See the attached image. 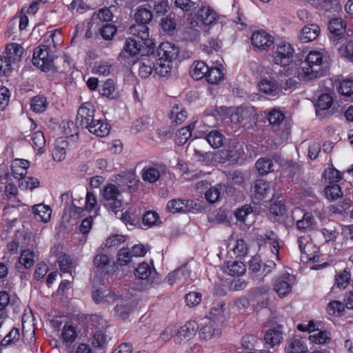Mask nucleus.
<instances>
[{"label":"nucleus","instance_id":"nucleus-8","mask_svg":"<svg viewBox=\"0 0 353 353\" xmlns=\"http://www.w3.org/2000/svg\"><path fill=\"white\" fill-rule=\"evenodd\" d=\"M294 52V50L290 43L281 42L276 46L273 61L275 64L281 66L288 65L292 61Z\"/></svg>","mask_w":353,"mask_h":353},{"label":"nucleus","instance_id":"nucleus-12","mask_svg":"<svg viewBox=\"0 0 353 353\" xmlns=\"http://www.w3.org/2000/svg\"><path fill=\"white\" fill-rule=\"evenodd\" d=\"M228 314V310L225 303L217 302L212 304L209 314L205 318L212 320L215 324L223 327Z\"/></svg>","mask_w":353,"mask_h":353},{"label":"nucleus","instance_id":"nucleus-25","mask_svg":"<svg viewBox=\"0 0 353 353\" xmlns=\"http://www.w3.org/2000/svg\"><path fill=\"white\" fill-rule=\"evenodd\" d=\"M19 303V299L14 296L11 297L9 294L4 290L0 291V319H5L7 316V307L10 305L17 306Z\"/></svg>","mask_w":353,"mask_h":353},{"label":"nucleus","instance_id":"nucleus-60","mask_svg":"<svg viewBox=\"0 0 353 353\" xmlns=\"http://www.w3.org/2000/svg\"><path fill=\"white\" fill-rule=\"evenodd\" d=\"M90 9V6L87 5L83 0H72L68 5V10L72 12L83 13Z\"/></svg>","mask_w":353,"mask_h":353},{"label":"nucleus","instance_id":"nucleus-27","mask_svg":"<svg viewBox=\"0 0 353 353\" xmlns=\"http://www.w3.org/2000/svg\"><path fill=\"white\" fill-rule=\"evenodd\" d=\"M239 157V154L234 148H228L217 151L214 155L215 161L223 163L226 161H236Z\"/></svg>","mask_w":353,"mask_h":353},{"label":"nucleus","instance_id":"nucleus-9","mask_svg":"<svg viewBox=\"0 0 353 353\" xmlns=\"http://www.w3.org/2000/svg\"><path fill=\"white\" fill-rule=\"evenodd\" d=\"M254 48L259 52L269 50L274 44V38L265 30L254 32L251 38Z\"/></svg>","mask_w":353,"mask_h":353},{"label":"nucleus","instance_id":"nucleus-18","mask_svg":"<svg viewBox=\"0 0 353 353\" xmlns=\"http://www.w3.org/2000/svg\"><path fill=\"white\" fill-rule=\"evenodd\" d=\"M23 52V48L18 43H11L6 46L3 55L8 60V62L14 66L20 61Z\"/></svg>","mask_w":353,"mask_h":353},{"label":"nucleus","instance_id":"nucleus-1","mask_svg":"<svg viewBox=\"0 0 353 353\" xmlns=\"http://www.w3.org/2000/svg\"><path fill=\"white\" fill-rule=\"evenodd\" d=\"M101 203L108 212H113L123 222H130V213L127 210L123 212L122 194L115 185L108 184L103 188Z\"/></svg>","mask_w":353,"mask_h":353},{"label":"nucleus","instance_id":"nucleus-39","mask_svg":"<svg viewBox=\"0 0 353 353\" xmlns=\"http://www.w3.org/2000/svg\"><path fill=\"white\" fill-rule=\"evenodd\" d=\"M198 14L205 25L212 24L216 19V12L208 6H203L199 10Z\"/></svg>","mask_w":353,"mask_h":353},{"label":"nucleus","instance_id":"nucleus-41","mask_svg":"<svg viewBox=\"0 0 353 353\" xmlns=\"http://www.w3.org/2000/svg\"><path fill=\"white\" fill-rule=\"evenodd\" d=\"M154 70V61L146 57L139 63V74L142 78L148 77Z\"/></svg>","mask_w":353,"mask_h":353},{"label":"nucleus","instance_id":"nucleus-22","mask_svg":"<svg viewBox=\"0 0 353 353\" xmlns=\"http://www.w3.org/2000/svg\"><path fill=\"white\" fill-rule=\"evenodd\" d=\"M259 245L263 243H268L271 246L272 252L275 255L277 260L279 259V246L277 235L272 231H267L263 235L257 238Z\"/></svg>","mask_w":353,"mask_h":353},{"label":"nucleus","instance_id":"nucleus-19","mask_svg":"<svg viewBox=\"0 0 353 353\" xmlns=\"http://www.w3.org/2000/svg\"><path fill=\"white\" fill-rule=\"evenodd\" d=\"M307 350V343L303 339L294 336L286 341L285 353H306Z\"/></svg>","mask_w":353,"mask_h":353},{"label":"nucleus","instance_id":"nucleus-63","mask_svg":"<svg viewBox=\"0 0 353 353\" xmlns=\"http://www.w3.org/2000/svg\"><path fill=\"white\" fill-rule=\"evenodd\" d=\"M350 272L344 270L342 272L336 276V285L340 289H344L350 283Z\"/></svg>","mask_w":353,"mask_h":353},{"label":"nucleus","instance_id":"nucleus-52","mask_svg":"<svg viewBox=\"0 0 353 353\" xmlns=\"http://www.w3.org/2000/svg\"><path fill=\"white\" fill-rule=\"evenodd\" d=\"M345 25L344 24L342 19L336 18L333 19L330 21L328 29L332 34L339 36L344 32Z\"/></svg>","mask_w":353,"mask_h":353},{"label":"nucleus","instance_id":"nucleus-49","mask_svg":"<svg viewBox=\"0 0 353 353\" xmlns=\"http://www.w3.org/2000/svg\"><path fill=\"white\" fill-rule=\"evenodd\" d=\"M152 270L153 269L148 263L143 262L140 263L139 267L135 270L134 275L139 279H148L150 276Z\"/></svg>","mask_w":353,"mask_h":353},{"label":"nucleus","instance_id":"nucleus-40","mask_svg":"<svg viewBox=\"0 0 353 353\" xmlns=\"http://www.w3.org/2000/svg\"><path fill=\"white\" fill-rule=\"evenodd\" d=\"M309 340L313 343L322 345L328 343L330 337L327 332L314 329L309 335Z\"/></svg>","mask_w":353,"mask_h":353},{"label":"nucleus","instance_id":"nucleus-20","mask_svg":"<svg viewBox=\"0 0 353 353\" xmlns=\"http://www.w3.org/2000/svg\"><path fill=\"white\" fill-rule=\"evenodd\" d=\"M199 329V325L195 321H189L185 325L178 328L176 327V339L179 342L183 340H189L196 334Z\"/></svg>","mask_w":353,"mask_h":353},{"label":"nucleus","instance_id":"nucleus-13","mask_svg":"<svg viewBox=\"0 0 353 353\" xmlns=\"http://www.w3.org/2000/svg\"><path fill=\"white\" fill-rule=\"evenodd\" d=\"M95 109L90 103H84L79 108L77 120L83 128H88L97 119L94 116Z\"/></svg>","mask_w":353,"mask_h":353},{"label":"nucleus","instance_id":"nucleus-56","mask_svg":"<svg viewBox=\"0 0 353 353\" xmlns=\"http://www.w3.org/2000/svg\"><path fill=\"white\" fill-rule=\"evenodd\" d=\"M19 263L26 268L32 267L34 263V252L29 250L22 251L19 257Z\"/></svg>","mask_w":353,"mask_h":353},{"label":"nucleus","instance_id":"nucleus-21","mask_svg":"<svg viewBox=\"0 0 353 353\" xmlns=\"http://www.w3.org/2000/svg\"><path fill=\"white\" fill-rule=\"evenodd\" d=\"M258 88L261 92L265 94L276 97L281 92L282 89L275 80L263 79L258 83Z\"/></svg>","mask_w":353,"mask_h":353},{"label":"nucleus","instance_id":"nucleus-42","mask_svg":"<svg viewBox=\"0 0 353 353\" xmlns=\"http://www.w3.org/2000/svg\"><path fill=\"white\" fill-rule=\"evenodd\" d=\"M256 168L258 172L261 174H267L269 172H273L274 163L273 161L268 158H260L256 162Z\"/></svg>","mask_w":353,"mask_h":353},{"label":"nucleus","instance_id":"nucleus-28","mask_svg":"<svg viewBox=\"0 0 353 353\" xmlns=\"http://www.w3.org/2000/svg\"><path fill=\"white\" fill-rule=\"evenodd\" d=\"M333 103L332 97L327 94H323L319 97L316 105V114L319 117H327L325 111L329 110Z\"/></svg>","mask_w":353,"mask_h":353},{"label":"nucleus","instance_id":"nucleus-16","mask_svg":"<svg viewBox=\"0 0 353 353\" xmlns=\"http://www.w3.org/2000/svg\"><path fill=\"white\" fill-rule=\"evenodd\" d=\"M179 53V47L170 42H163L157 50V54L159 58L171 63L176 59Z\"/></svg>","mask_w":353,"mask_h":353},{"label":"nucleus","instance_id":"nucleus-44","mask_svg":"<svg viewBox=\"0 0 353 353\" xmlns=\"http://www.w3.org/2000/svg\"><path fill=\"white\" fill-rule=\"evenodd\" d=\"M206 141L214 148H219L223 144L224 137L218 130H212L205 137Z\"/></svg>","mask_w":353,"mask_h":353},{"label":"nucleus","instance_id":"nucleus-50","mask_svg":"<svg viewBox=\"0 0 353 353\" xmlns=\"http://www.w3.org/2000/svg\"><path fill=\"white\" fill-rule=\"evenodd\" d=\"M57 263L61 272L71 273L72 268V261L69 255L66 254H61L57 259Z\"/></svg>","mask_w":353,"mask_h":353},{"label":"nucleus","instance_id":"nucleus-29","mask_svg":"<svg viewBox=\"0 0 353 353\" xmlns=\"http://www.w3.org/2000/svg\"><path fill=\"white\" fill-rule=\"evenodd\" d=\"M108 341V336L106 334V328L96 327L92 332V344L94 347L103 348Z\"/></svg>","mask_w":353,"mask_h":353},{"label":"nucleus","instance_id":"nucleus-6","mask_svg":"<svg viewBox=\"0 0 353 353\" xmlns=\"http://www.w3.org/2000/svg\"><path fill=\"white\" fill-rule=\"evenodd\" d=\"M194 279L195 275L192 274L190 267L188 264L172 271L167 276V281L170 285L177 283L182 285H190Z\"/></svg>","mask_w":353,"mask_h":353},{"label":"nucleus","instance_id":"nucleus-7","mask_svg":"<svg viewBox=\"0 0 353 353\" xmlns=\"http://www.w3.org/2000/svg\"><path fill=\"white\" fill-rule=\"evenodd\" d=\"M221 330L222 327L205 317L201 320L199 325V337L202 341H210L213 338L220 336Z\"/></svg>","mask_w":353,"mask_h":353},{"label":"nucleus","instance_id":"nucleus-30","mask_svg":"<svg viewBox=\"0 0 353 353\" xmlns=\"http://www.w3.org/2000/svg\"><path fill=\"white\" fill-rule=\"evenodd\" d=\"M320 33V28L318 25L312 23L305 26L300 34V40L303 43H308L315 40Z\"/></svg>","mask_w":353,"mask_h":353},{"label":"nucleus","instance_id":"nucleus-34","mask_svg":"<svg viewBox=\"0 0 353 353\" xmlns=\"http://www.w3.org/2000/svg\"><path fill=\"white\" fill-rule=\"evenodd\" d=\"M187 119V112L182 105H174L170 112V119L172 123L176 125L182 123Z\"/></svg>","mask_w":353,"mask_h":353},{"label":"nucleus","instance_id":"nucleus-37","mask_svg":"<svg viewBox=\"0 0 353 353\" xmlns=\"http://www.w3.org/2000/svg\"><path fill=\"white\" fill-rule=\"evenodd\" d=\"M67 143L62 139L56 141L54 148L52 150V157L55 161L61 162L66 156Z\"/></svg>","mask_w":353,"mask_h":353},{"label":"nucleus","instance_id":"nucleus-15","mask_svg":"<svg viewBox=\"0 0 353 353\" xmlns=\"http://www.w3.org/2000/svg\"><path fill=\"white\" fill-rule=\"evenodd\" d=\"M294 280V276L289 273L283 274L276 279L274 290L279 296H285L291 292Z\"/></svg>","mask_w":353,"mask_h":353},{"label":"nucleus","instance_id":"nucleus-5","mask_svg":"<svg viewBox=\"0 0 353 353\" xmlns=\"http://www.w3.org/2000/svg\"><path fill=\"white\" fill-rule=\"evenodd\" d=\"M299 248L301 252L302 262H316L319 259L318 248L312 242L311 238L307 234L300 236L297 239Z\"/></svg>","mask_w":353,"mask_h":353},{"label":"nucleus","instance_id":"nucleus-3","mask_svg":"<svg viewBox=\"0 0 353 353\" xmlns=\"http://www.w3.org/2000/svg\"><path fill=\"white\" fill-rule=\"evenodd\" d=\"M152 12L145 8H139L134 14L137 24L132 25L129 28V33L137 39L146 41L149 38V28L148 24L152 19Z\"/></svg>","mask_w":353,"mask_h":353},{"label":"nucleus","instance_id":"nucleus-58","mask_svg":"<svg viewBox=\"0 0 353 353\" xmlns=\"http://www.w3.org/2000/svg\"><path fill=\"white\" fill-rule=\"evenodd\" d=\"M232 250L236 257H243L248 254V247L245 240L242 239H237L235 241Z\"/></svg>","mask_w":353,"mask_h":353},{"label":"nucleus","instance_id":"nucleus-2","mask_svg":"<svg viewBox=\"0 0 353 353\" xmlns=\"http://www.w3.org/2000/svg\"><path fill=\"white\" fill-rule=\"evenodd\" d=\"M323 61V54L319 51H310L305 59V65L298 71V77L302 81H309L320 75V68Z\"/></svg>","mask_w":353,"mask_h":353},{"label":"nucleus","instance_id":"nucleus-38","mask_svg":"<svg viewBox=\"0 0 353 353\" xmlns=\"http://www.w3.org/2000/svg\"><path fill=\"white\" fill-rule=\"evenodd\" d=\"M194 124H190L179 130L176 134L175 142L179 145H184L192 137Z\"/></svg>","mask_w":353,"mask_h":353},{"label":"nucleus","instance_id":"nucleus-4","mask_svg":"<svg viewBox=\"0 0 353 353\" xmlns=\"http://www.w3.org/2000/svg\"><path fill=\"white\" fill-rule=\"evenodd\" d=\"M53 59L54 55L50 50V44L43 45L34 50L32 63L43 72H48L54 65Z\"/></svg>","mask_w":353,"mask_h":353},{"label":"nucleus","instance_id":"nucleus-24","mask_svg":"<svg viewBox=\"0 0 353 353\" xmlns=\"http://www.w3.org/2000/svg\"><path fill=\"white\" fill-rule=\"evenodd\" d=\"M30 167V162L25 159H16L12 161L11 165V171L15 179L21 180L23 178Z\"/></svg>","mask_w":353,"mask_h":353},{"label":"nucleus","instance_id":"nucleus-11","mask_svg":"<svg viewBox=\"0 0 353 353\" xmlns=\"http://www.w3.org/2000/svg\"><path fill=\"white\" fill-rule=\"evenodd\" d=\"M209 183L207 181H201L196 183L195 188L197 190H206L205 192V198L210 203H214L217 202L220 198L221 192H223L225 185L222 183H219L214 186L208 188Z\"/></svg>","mask_w":353,"mask_h":353},{"label":"nucleus","instance_id":"nucleus-26","mask_svg":"<svg viewBox=\"0 0 353 353\" xmlns=\"http://www.w3.org/2000/svg\"><path fill=\"white\" fill-rule=\"evenodd\" d=\"M235 216L239 222L243 223L246 227H250L254 221V214L250 205L238 209L235 212Z\"/></svg>","mask_w":353,"mask_h":353},{"label":"nucleus","instance_id":"nucleus-32","mask_svg":"<svg viewBox=\"0 0 353 353\" xmlns=\"http://www.w3.org/2000/svg\"><path fill=\"white\" fill-rule=\"evenodd\" d=\"M208 72H209V66L202 61H197L192 63L190 72L193 79L200 80L205 78Z\"/></svg>","mask_w":353,"mask_h":353},{"label":"nucleus","instance_id":"nucleus-14","mask_svg":"<svg viewBox=\"0 0 353 353\" xmlns=\"http://www.w3.org/2000/svg\"><path fill=\"white\" fill-rule=\"evenodd\" d=\"M150 43L151 41L149 38L146 41H143L142 39L137 41L133 38H128L125 40L123 50L121 52L120 55L124 57L135 56L141 52V48L144 46H148Z\"/></svg>","mask_w":353,"mask_h":353},{"label":"nucleus","instance_id":"nucleus-61","mask_svg":"<svg viewBox=\"0 0 353 353\" xmlns=\"http://www.w3.org/2000/svg\"><path fill=\"white\" fill-rule=\"evenodd\" d=\"M20 338V331L19 328L13 327L9 333L1 340V345L8 346Z\"/></svg>","mask_w":353,"mask_h":353},{"label":"nucleus","instance_id":"nucleus-10","mask_svg":"<svg viewBox=\"0 0 353 353\" xmlns=\"http://www.w3.org/2000/svg\"><path fill=\"white\" fill-rule=\"evenodd\" d=\"M58 336L62 346L70 349L78 338L79 331L76 326L66 323L59 329Z\"/></svg>","mask_w":353,"mask_h":353},{"label":"nucleus","instance_id":"nucleus-17","mask_svg":"<svg viewBox=\"0 0 353 353\" xmlns=\"http://www.w3.org/2000/svg\"><path fill=\"white\" fill-rule=\"evenodd\" d=\"M194 205L196 204L192 200L174 199L168 201L166 208L171 213L187 212L193 210Z\"/></svg>","mask_w":353,"mask_h":353},{"label":"nucleus","instance_id":"nucleus-43","mask_svg":"<svg viewBox=\"0 0 353 353\" xmlns=\"http://www.w3.org/2000/svg\"><path fill=\"white\" fill-rule=\"evenodd\" d=\"M172 69V63L165 60L159 58L157 59L156 63H154V71L156 74L165 77Z\"/></svg>","mask_w":353,"mask_h":353},{"label":"nucleus","instance_id":"nucleus-35","mask_svg":"<svg viewBox=\"0 0 353 353\" xmlns=\"http://www.w3.org/2000/svg\"><path fill=\"white\" fill-rule=\"evenodd\" d=\"M33 213L36 219L48 223L51 218L52 210L48 205L37 204L33 207Z\"/></svg>","mask_w":353,"mask_h":353},{"label":"nucleus","instance_id":"nucleus-46","mask_svg":"<svg viewBox=\"0 0 353 353\" xmlns=\"http://www.w3.org/2000/svg\"><path fill=\"white\" fill-rule=\"evenodd\" d=\"M141 176L143 181L149 183H154L159 179L160 172L156 168L145 167L142 170Z\"/></svg>","mask_w":353,"mask_h":353},{"label":"nucleus","instance_id":"nucleus-57","mask_svg":"<svg viewBox=\"0 0 353 353\" xmlns=\"http://www.w3.org/2000/svg\"><path fill=\"white\" fill-rule=\"evenodd\" d=\"M30 141L32 146L35 150H41L46 144V139L43 133L41 131L35 132L32 134Z\"/></svg>","mask_w":353,"mask_h":353},{"label":"nucleus","instance_id":"nucleus-36","mask_svg":"<svg viewBox=\"0 0 353 353\" xmlns=\"http://www.w3.org/2000/svg\"><path fill=\"white\" fill-rule=\"evenodd\" d=\"M224 78L222 65L209 66V72L205 77L206 81L210 84H217Z\"/></svg>","mask_w":353,"mask_h":353},{"label":"nucleus","instance_id":"nucleus-47","mask_svg":"<svg viewBox=\"0 0 353 353\" xmlns=\"http://www.w3.org/2000/svg\"><path fill=\"white\" fill-rule=\"evenodd\" d=\"M250 117V111L243 107L236 108L230 114L231 121L242 123Z\"/></svg>","mask_w":353,"mask_h":353},{"label":"nucleus","instance_id":"nucleus-48","mask_svg":"<svg viewBox=\"0 0 353 353\" xmlns=\"http://www.w3.org/2000/svg\"><path fill=\"white\" fill-rule=\"evenodd\" d=\"M246 271L245 264L241 261H233L228 264V272L231 276H239Z\"/></svg>","mask_w":353,"mask_h":353},{"label":"nucleus","instance_id":"nucleus-45","mask_svg":"<svg viewBox=\"0 0 353 353\" xmlns=\"http://www.w3.org/2000/svg\"><path fill=\"white\" fill-rule=\"evenodd\" d=\"M48 106L46 98L43 96H36L32 99L30 102L31 110L37 113L43 112Z\"/></svg>","mask_w":353,"mask_h":353},{"label":"nucleus","instance_id":"nucleus-59","mask_svg":"<svg viewBox=\"0 0 353 353\" xmlns=\"http://www.w3.org/2000/svg\"><path fill=\"white\" fill-rule=\"evenodd\" d=\"M114 85L113 81L108 79L99 86V92L101 96L114 98Z\"/></svg>","mask_w":353,"mask_h":353},{"label":"nucleus","instance_id":"nucleus-55","mask_svg":"<svg viewBox=\"0 0 353 353\" xmlns=\"http://www.w3.org/2000/svg\"><path fill=\"white\" fill-rule=\"evenodd\" d=\"M92 299L97 303L108 302L110 292L105 289V286H101L99 288L92 291Z\"/></svg>","mask_w":353,"mask_h":353},{"label":"nucleus","instance_id":"nucleus-54","mask_svg":"<svg viewBox=\"0 0 353 353\" xmlns=\"http://www.w3.org/2000/svg\"><path fill=\"white\" fill-rule=\"evenodd\" d=\"M40 184L39 180L37 178L32 176L23 177L20 180L19 187L22 190H30L37 188Z\"/></svg>","mask_w":353,"mask_h":353},{"label":"nucleus","instance_id":"nucleus-64","mask_svg":"<svg viewBox=\"0 0 353 353\" xmlns=\"http://www.w3.org/2000/svg\"><path fill=\"white\" fill-rule=\"evenodd\" d=\"M339 53L341 57L353 62V41H350L345 46L340 47Z\"/></svg>","mask_w":353,"mask_h":353},{"label":"nucleus","instance_id":"nucleus-23","mask_svg":"<svg viewBox=\"0 0 353 353\" xmlns=\"http://www.w3.org/2000/svg\"><path fill=\"white\" fill-rule=\"evenodd\" d=\"M264 339L265 343L272 347L279 345L283 341L281 327L276 325L268 330Z\"/></svg>","mask_w":353,"mask_h":353},{"label":"nucleus","instance_id":"nucleus-51","mask_svg":"<svg viewBox=\"0 0 353 353\" xmlns=\"http://www.w3.org/2000/svg\"><path fill=\"white\" fill-rule=\"evenodd\" d=\"M325 195L329 200L334 201L342 196L341 187L338 184L327 185L324 190Z\"/></svg>","mask_w":353,"mask_h":353},{"label":"nucleus","instance_id":"nucleus-53","mask_svg":"<svg viewBox=\"0 0 353 353\" xmlns=\"http://www.w3.org/2000/svg\"><path fill=\"white\" fill-rule=\"evenodd\" d=\"M256 194L262 198L267 197L271 192L270 184L263 179H258L255 183Z\"/></svg>","mask_w":353,"mask_h":353},{"label":"nucleus","instance_id":"nucleus-33","mask_svg":"<svg viewBox=\"0 0 353 353\" xmlns=\"http://www.w3.org/2000/svg\"><path fill=\"white\" fill-rule=\"evenodd\" d=\"M315 224V219L311 212H305L302 219L296 222V228L303 232L313 230Z\"/></svg>","mask_w":353,"mask_h":353},{"label":"nucleus","instance_id":"nucleus-62","mask_svg":"<svg viewBox=\"0 0 353 353\" xmlns=\"http://www.w3.org/2000/svg\"><path fill=\"white\" fill-rule=\"evenodd\" d=\"M174 5L176 7L181 9L184 12H189L196 9L199 6V1L193 0H175Z\"/></svg>","mask_w":353,"mask_h":353},{"label":"nucleus","instance_id":"nucleus-31","mask_svg":"<svg viewBox=\"0 0 353 353\" xmlns=\"http://www.w3.org/2000/svg\"><path fill=\"white\" fill-rule=\"evenodd\" d=\"M91 123L87 129L90 133L95 134L97 137H103L108 135L110 132V126L107 123H105L101 119H97Z\"/></svg>","mask_w":353,"mask_h":353}]
</instances>
